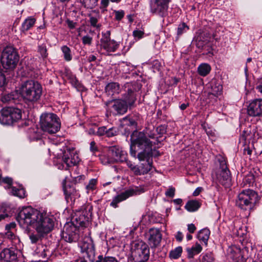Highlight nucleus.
Listing matches in <instances>:
<instances>
[{
  "label": "nucleus",
  "mask_w": 262,
  "mask_h": 262,
  "mask_svg": "<svg viewBox=\"0 0 262 262\" xmlns=\"http://www.w3.org/2000/svg\"><path fill=\"white\" fill-rule=\"evenodd\" d=\"M130 154L133 157L136 156V146L143 149L138 154V158L143 161L140 166L135 165L132 162L126 159V164L132 171L136 176L147 173L152 167V143L142 132L135 131L130 137Z\"/></svg>",
  "instance_id": "f257e3e1"
},
{
  "label": "nucleus",
  "mask_w": 262,
  "mask_h": 262,
  "mask_svg": "<svg viewBox=\"0 0 262 262\" xmlns=\"http://www.w3.org/2000/svg\"><path fill=\"white\" fill-rule=\"evenodd\" d=\"M125 93L122 95V98L114 100L112 106L116 115H123L127 111L128 108H131L136 101L135 91L141 88V85L135 83L134 84L126 83L124 85Z\"/></svg>",
  "instance_id": "f03ea898"
},
{
  "label": "nucleus",
  "mask_w": 262,
  "mask_h": 262,
  "mask_svg": "<svg viewBox=\"0 0 262 262\" xmlns=\"http://www.w3.org/2000/svg\"><path fill=\"white\" fill-rule=\"evenodd\" d=\"M42 92L41 85L34 80L27 81L21 86V96L26 102H37L40 99Z\"/></svg>",
  "instance_id": "7ed1b4c3"
},
{
  "label": "nucleus",
  "mask_w": 262,
  "mask_h": 262,
  "mask_svg": "<svg viewBox=\"0 0 262 262\" xmlns=\"http://www.w3.org/2000/svg\"><path fill=\"white\" fill-rule=\"evenodd\" d=\"M41 212L31 207H24L18 213L16 220L19 225L23 228L29 226L33 227Z\"/></svg>",
  "instance_id": "20e7f679"
},
{
  "label": "nucleus",
  "mask_w": 262,
  "mask_h": 262,
  "mask_svg": "<svg viewBox=\"0 0 262 262\" xmlns=\"http://www.w3.org/2000/svg\"><path fill=\"white\" fill-rule=\"evenodd\" d=\"M257 198L258 194L254 190H243L237 195L236 206L243 210H250L253 207Z\"/></svg>",
  "instance_id": "39448f33"
},
{
  "label": "nucleus",
  "mask_w": 262,
  "mask_h": 262,
  "mask_svg": "<svg viewBox=\"0 0 262 262\" xmlns=\"http://www.w3.org/2000/svg\"><path fill=\"white\" fill-rule=\"evenodd\" d=\"M127 153L117 146L110 147L106 155L100 157L101 163L104 165L114 163L115 162H123L127 158Z\"/></svg>",
  "instance_id": "423d86ee"
},
{
  "label": "nucleus",
  "mask_w": 262,
  "mask_h": 262,
  "mask_svg": "<svg viewBox=\"0 0 262 262\" xmlns=\"http://www.w3.org/2000/svg\"><path fill=\"white\" fill-rule=\"evenodd\" d=\"M41 129L50 134L57 133L60 127V122L57 116L53 113L42 114L40 118Z\"/></svg>",
  "instance_id": "0eeeda50"
},
{
  "label": "nucleus",
  "mask_w": 262,
  "mask_h": 262,
  "mask_svg": "<svg viewBox=\"0 0 262 262\" xmlns=\"http://www.w3.org/2000/svg\"><path fill=\"white\" fill-rule=\"evenodd\" d=\"M131 255L134 262H145L149 256L148 245L142 241L134 242L132 247Z\"/></svg>",
  "instance_id": "6e6552de"
},
{
  "label": "nucleus",
  "mask_w": 262,
  "mask_h": 262,
  "mask_svg": "<svg viewBox=\"0 0 262 262\" xmlns=\"http://www.w3.org/2000/svg\"><path fill=\"white\" fill-rule=\"evenodd\" d=\"M19 60V56L16 51L11 47L5 48L2 53L1 62L6 69H14Z\"/></svg>",
  "instance_id": "1a4fd4ad"
},
{
  "label": "nucleus",
  "mask_w": 262,
  "mask_h": 262,
  "mask_svg": "<svg viewBox=\"0 0 262 262\" xmlns=\"http://www.w3.org/2000/svg\"><path fill=\"white\" fill-rule=\"evenodd\" d=\"M21 118L20 110L13 107H6L0 111V123L4 125H12Z\"/></svg>",
  "instance_id": "9d476101"
},
{
  "label": "nucleus",
  "mask_w": 262,
  "mask_h": 262,
  "mask_svg": "<svg viewBox=\"0 0 262 262\" xmlns=\"http://www.w3.org/2000/svg\"><path fill=\"white\" fill-rule=\"evenodd\" d=\"M54 225V219L49 216L46 213L41 212V215L39 216L33 228L38 234L45 235L53 229Z\"/></svg>",
  "instance_id": "9b49d317"
},
{
  "label": "nucleus",
  "mask_w": 262,
  "mask_h": 262,
  "mask_svg": "<svg viewBox=\"0 0 262 262\" xmlns=\"http://www.w3.org/2000/svg\"><path fill=\"white\" fill-rule=\"evenodd\" d=\"M81 230L74 223H67L63 227L62 237L67 242H76L80 238L79 232Z\"/></svg>",
  "instance_id": "f8f14e48"
},
{
  "label": "nucleus",
  "mask_w": 262,
  "mask_h": 262,
  "mask_svg": "<svg viewBox=\"0 0 262 262\" xmlns=\"http://www.w3.org/2000/svg\"><path fill=\"white\" fill-rule=\"evenodd\" d=\"M216 179L225 187L228 188L231 185V178L229 169L225 161L221 162V169L219 170L216 174Z\"/></svg>",
  "instance_id": "ddd939ff"
},
{
  "label": "nucleus",
  "mask_w": 262,
  "mask_h": 262,
  "mask_svg": "<svg viewBox=\"0 0 262 262\" xmlns=\"http://www.w3.org/2000/svg\"><path fill=\"white\" fill-rule=\"evenodd\" d=\"M169 0H150V9L152 13L162 17L165 16Z\"/></svg>",
  "instance_id": "4468645a"
},
{
  "label": "nucleus",
  "mask_w": 262,
  "mask_h": 262,
  "mask_svg": "<svg viewBox=\"0 0 262 262\" xmlns=\"http://www.w3.org/2000/svg\"><path fill=\"white\" fill-rule=\"evenodd\" d=\"M62 160L68 167H71L78 163L79 158L74 148H67L63 153Z\"/></svg>",
  "instance_id": "2eb2a0df"
},
{
  "label": "nucleus",
  "mask_w": 262,
  "mask_h": 262,
  "mask_svg": "<svg viewBox=\"0 0 262 262\" xmlns=\"http://www.w3.org/2000/svg\"><path fill=\"white\" fill-rule=\"evenodd\" d=\"M147 238L148 245L151 248H154L160 245L162 234L159 229L151 228L147 233Z\"/></svg>",
  "instance_id": "dca6fc26"
},
{
  "label": "nucleus",
  "mask_w": 262,
  "mask_h": 262,
  "mask_svg": "<svg viewBox=\"0 0 262 262\" xmlns=\"http://www.w3.org/2000/svg\"><path fill=\"white\" fill-rule=\"evenodd\" d=\"M100 43L101 47L108 52H115L119 47V44L116 41L111 39L109 31L102 34Z\"/></svg>",
  "instance_id": "f3484780"
},
{
  "label": "nucleus",
  "mask_w": 262,
  "mask_h": 262,
  "mask_svg": "<svg viewBox=\"0 0 262 262\" xmlns=\"http://www.w3.org/2000/svg\"><path fill=\"white\" fill-rule=\"evenodd\" d=\"M81 251L85 253L88 257L93 256L95 253L94 245L93 240L89 236L85 235L79 244Z\"/></svg>",
  "instance_id": "a211bd4d"
},
{
  "label": "nucleus",
  "mask_w": 262,
  "mask_h": 262,
  "mask_svg": "<svg viewBox=\"0 0 262 262\" xmlns=\"http://www.w3.org/2000/svg\"><path fill=\"white\" fill-rule=\"evenodd\" d=\"M73 220V221L72 223H74V222H75V225H76L77 227H80L81 230L83 229V228L86 227L89 224V214L87 213L86 211H79Z\"/></svg>",
  "instance_id": "6ab92c4d"
},
{
  "label": "nucleus",
  "mask_w": 262,
  "mask_h": 262,
  "mask_svg": "<svg viewBox=\"0 0 262 262\" xmlns=\"http://www.w3.org/2000/svg\"><path fill=\"white\" fill-rule=\"evenodd\" d=\"M249 115L256 117L262 115V99H255L252 101L247 108Z\"/></svg>",
  "instance_id": "aec40b11"
},
{
  "label": "nucleus",
  "mask_w": 262,
  "mask_h": 262,
  "mask_svg": "<svg viewBox=\"0 0 262 262\" xmlns=\"http://www.w3.org/2000/svg\"><path fill=\"white\" fill-rule=\"evenodd\" d=\"M137 189H134L133 188L128 189L125 191L121 193L120 194L117 195L115 196L110 205L114 208L117 207V204L125 200L126 199L128 198L129 196H133L135 194H137Z\"/></svg>",
  "instance_id": "412c9836"
},
{
  "label": "nucleus",
  "mask_w": 262,
  "mask_h": 262,
  "mask_svg": "<svg viewBox=\"0 0 262 262\" xmlns=\"http://www.w3.org/2000/svg\"><path fill=\"white\" fill-rule=\"evenodd\" d=\"M16 252L14 248H5L0 253V258L6 262H14L17 258Z\"/></svg>",
  "instance_id": "4be33fe9"
},
{
  "label": "nucleus",
  "mask_w": 262,
  "mask_h": 262,
  "mask_svg": "<svg viewBox=\"0 0 262 262\" xmlns=\"http://www.w3.org/2000/svg\"><path fill=\"white\" fill-rule=\"evenodd\" d=\"M105 92L108 95L118 94L121 92L120 85L117 82L109 83L105 86Z\"/></svg>",
  "instance_id": "5701e85b"
},
{
  "label": "nucleus",
  "mask_w": 262,
  "mask_h": 262,
  "mask_svg": "<svg viewBox=\"0 0 262 262\" xmlns=\"http://www.w3.org/2000/svg\"><path fill=\"white\" fill-rule=\"evenodd\" d=\"M201 203L197 200H190L186 204L185 208L189 212H194L199 209Z\"/></svg>",
  "instance_id": "b1692460"
},
{
  "label": "nucleus",
  "mask_w": 262,
  "mask_h": 262,
  "mask_svg": "<svg viewBox=\"0 0 262 262\" xmlns=\"http://www.w3.org/2000/svg\"><path fill=\"white\" fill-rule=\"evenodd\" d=\"M63 190L65 195V198L67 202L69 201V199L72 200V196L76 193V191L75 188L72 187L70 186H66L63 182Z\"/></svg>",
  "instance_id": "393cba45"
},
{
  "label": "nucleus",
  "mask_w": 262,
  "mask_h": 262,
  "mask_svg": "<svg viewBox=\"0 0 262 262\" xmlns=\"http://www.w3.org/2000/svg\"><path fill=\"white\" fill-rule=\"evenodd\" d=\"M210 234V230L207 228H204L201 230L198 234V238L207 245L208 240L209 238Z\"/></svg>",
  "instance_id": "a878e982"
},
{
  "label": "nucleus",
  "mask_w": 262,
  "mask_h": 262,
  "mask_svg": "<svg viewBox=\"0 0 262 262\" xmlns=\"http://www.w3.org/2000/svg\"><path fill=\"white\" fill-rule=\"evenodd\" d=\"M253 136V134L250 130L248 129L244 130L239 137V141L246 144L247 142H250L251 141Z\"/></svg>",
  "instance_id": "bb28decb"
},
{
  "label": "nucleus",
  "mask_w": 262,
  "mask_h": 262,
  "mask_svg": "<svg viewBox=\"0 0 262 262\" xmlns=\"http://www.w3.org/2000/svg\"><path fill=\"white\" fill-rule=\"evenodd\" d=\"M35 23V19L32 17H28L23 22L21 27V31L25 32L31 28Z\"/></svg>",
  "instance_id": "cd10ccee"
},
{
  "label": "nucleus",
  "mask_w": 262,
  "mask_h": 262,
  "mask_svg": "<svg viewBox=\"0 0 262 262\" xmlns=\"http://www.w3.org/2000/svg\"><path fill=\"white\" fill-rule=\"evenodd\" d=\"M202 250V247L200 244L196 243L190 248H187L188 257L193 258L195 255L200 253Z\"/></svg>",
  "instance_id": "c85d7f7f"
},
{
  "label": "nucleus",
  "mask_w": 262,
  "mask_h": 262,
  "mask_svg": "<svg viewBox=\"0 0 262 262\" xmlns=\"http://www.w3.org/2000/svg\"><path fill=\"white\" fill-rule=\"evenodd\" d=\"M198 70L199 74L201 76H205L209 73L211 67L207 63H202L199 66Z\"/></svg>",
  "instance_id": "c756f323"
},
{
  "label": "nucleus",
  "mask_w": 262,
  "mask_h": 262,
  "mask_svg": "<svg viewBox=\"0 0 262 262\" xmlns=\"http://www.w3.org/2000/svg\"><path fill=\"white\" fill-rule=\"evenodd\" d=\"M182 251V247H177L170 251L169 257L171 259H178L181 256Z\"/></svg>",
  "instance_id": "7c9ffc66"
},
{
  "label": "nucleus",
  "mask_w": 262,
  "mask_h": 262,
  "mask_svg": "<svg viewBox=\"0 0 262 262\" xmlns=\"http://www.w3.org/2000/svg\"><path fill=\"white\" fill-rule=\"evenodd\" d=\"M61 50L63 55V58L66 61H70L72 59V54L69 47L67 46H63L61 47Z\"/></svg>",
  "instance_id": "2f4dec72"
},
{
  "label": "nucleus",
  "mask_w": 262,
  "mask_h": 262,
  "mask_svg": "<svg viewBox=\"0 0 262 262\" xmlns=\"http://www.w3.org/2000/svg\"><path fill=\"white\" fill-rule=\"evenodd\" d=\"M121 124L123 126H128L134 128H136L137 126V123L135 120L128 116L122 119Z\"/></svg>",
  "instance_id": "473e14b6"
},
{
  "label": "nucleus",
  "mask_w": 262,
  "mask_h": 262,
  "mask_svg": "<svg viewBox=\"0 0 262 262\" xmlns=\"http://www.w3.org/2000/svg\"><path fill=\"white\" fill-rule=\"evenodd\" d=\"M222 92V86L219 83L212 82L211 93L214 96L220 95Z\"/></svg>",
  "instance_id": "72a5a7b5"
},
{
  "label": "nucleus",
  "mask_w": 262,
  "mask_h": 262,
  "mask_svg": "<svg viewBox=\"0 0 262 262\" xmlns=\"http://www.w3.org/2000/svg\"><path fill=\"white\" fill-rule=\"evenodd\" d=\"M44 235H41L38 233H31L29 234V239L32 244H39L42 239V237Z\"/></svg>",
  "instance_id": "f704fd0d"
},
{
  "label": "nucleus",
  "mask_w": 262,
  "mask_h": 262,
  "mask_svg": "<svg viewBox=\"0 0 262 262\" xmlns=\"http://www.w3.org/2000/svg\"><path fill=\"white\" fill-rule=\"evenodd\" d=\"M99 0H79L84 7L90 9L94 8L97 4Z\"/></svg>",
  "instance_id": "c9c22d12"
},
{
  "label": "nucleus",
  "mask_w": 262,
  "mask_h": 262,
  "mask_svg": "<svg viewBox=\"0 0 262 262\" xmlns=\"http://www.w3.org/2000/svg\"><path fill=\"white\" fill-rule=\"evenodd\" d=\"M96 262H119L115 257L112 256H104L99 255Z\"/></svg>",
  "instance_id": "e433bc0d"
},
{
  "label": "nucleus",
  "mask_w": 262,
  "mask_h": 262,
  "mask_svg": "<svg viewBox=\"0 0 262 262\" xmlns=\"http://www.w3.org/2000/svg\"><path fill=\"white\" fill-rule=\"evenodd\" d=\"M12 193L20 198H24L25 196V191L23 189H17L15 187H12Z\"/></svg>",
  "instance_id": "4c0bfd02"
},
{
  "label": "nucleus",
  "mask_w": 262,
  "mask_h": 262,
  "mask_svg": "<svg viewBox=\"0 0 262 262\" xmlns=\"http://www.w3.org/2000/svg\"><path fill=\"white\" fill-rule=\"evenodd\" d=\"M38 52L42 58H45L48 56L47 47L45 44L38 46Z\"/></svg>",
  "instance_id": "58836bf2"
},
{
  "label": "nucleus",
  "mask_w": 262,
  "mask_h": 262,
  "mask_svg": "<svg viewBox=\"0 0 262 262\" xmlns=\"http://www.w3.org/2000/svg\"><path fill=\"white\" fill-rule=\"evenodd\" d=\"M189 29V27L184 23L179 25L177 29L178 35H181Z\"/></svg>",
  "instance_id": "ea45409f"
},
{
  "label": "nucleus",
  "mask_w": 262,
  "mask_h": 262,
  "mask_svg": "<svg viewBox=\"0 0 262 262\" xmlns=\"http://www.w3.org/2000/svg\"><path fill=\"white\" fill-rule=\"evenodd\" d=\"M2 101L4 103L10 102L15 99L13 93H10L4 95L2 97Z\"/></svg>",
  "instance_id": "a19ab883"
},
{
  "label": "nucleus",
  "mask_w": 262,
  "mask_h": 262,
  "mask_svg": "<svg viewBox=\"0 0 262 262\" xmlns=\"http://www.w3.org/2000/svg\"><path fill=\"white\" fill-rule=\"evenodd\" d=\"M118 133V129L117 127H113L107 129L106 136L107 137H112L116 136Z\"/></svg>",
  "instance_id": "79ce46f5"
},
{
  "label": "nucleus",
  "mask_w": 262,
  "mask_h": 262,
  "mask_svg": "<svg viewBox=\"0 0 262 262\" xmlns=\"http://www.w3.org/2000/svg\"><path fill=\"white\" fill-rule=\"evenodd\" d=\"M236 252L237 253V255H239L238 256L234 257H232V258L235 260L236 262H244L246 259V257H244L243 254L241 253V251L240 249H236Z\"/></svg>",
  "instance_id": "37998d69"
},
{
  "label": "nucleus",
  "mask_w": 262,
  "mask_h": 262,
  "mask_svg": "<svg viewBox=\"0 0 262 262\" xmlns=\"http://www.w3.org/2000/svg\"><path fill=\"white\" fill-rule=\"evenodd\" d=\"M214 257L212 253H207L203 255L202 262H213Z\"/></svg>",
  "instance_id": "c03bdc74"
},
{
  "label": "nucleus",
  "mask_w": 262,
  "mask_h": 262,
  "mask_svg": "<svg viewBox=\"0 0 262 262\" xmlns=\"http://www.w3.org/2000/svg\"><path fill=\"white\" fill-rule=\"evenodd\" d=\"M40 247L42 249V250L40 251H38L36 250V253L38 254L40 256H42L43 258L47 257L51 255V252L48 250L44 248L42 245H40Z\"/></svg>",
  "instance_id": "a18cd8bd"
},
{
  "label": "nucleus",
  "mask_w": 262,
  "mask_h": 262,
  "mask_svg": "<svg viewBox=\"0 0 262 262\" xmlns=\"http://www.w3.org/2000/svg\"><path fill=\"white\" fill-rule=\"evenodd\" d=\"M98 19L96 17L91 16L90 18V23L91 25L97 29H100L101 25L98 23Z\"/></svg>",
  "instance_id": "49530a36"
},
{
  "label": "nucleus",
  "mask_w": 262,
  "mask_h": 262,
  "mask_svg": "<svg viewBox=\"0 0 262 262\" xmlns=\"http://www.w3.org/2000/svg\"><path fill=\"white\" fill-rule=\"evenodd\" d=\"M96 183H97V180L96 179H91L89 181L88 185H87L86 186V188L88 190V191L94 190L96 188Z\"/></svg>",
  "instance_id": "de8ad7c7"
},
{
  "label": "nucleus",
  "mask_w": 262,
  "mask_h": 262,
  "mask_svg": "<svg viewBox=\"0 0 262 262\" xmlns=\"http://www.w3.org/2000/svg\"><path fill=\"white\" fill-rule=\"evenodd\" d=\"M195 45L197 48L202 49L203 48L205 45H206V42L202 40L201 37H198L195 40Z\"/></svg>",
  "instance_id": "09e8293b"
},
{
  "label": "nucleus",
  "mask_w": 262,
  "mask_h": 262,
  "mask_svg": "<svg viewBox=\"0 0 262 262\" xmlns=\"http://www.w3.org/2000/svg\"><path fill=\"white\" fill-rule=\"evenodd\" d=\"M107 128L105 126H101L97 129L96 134L98 136H101L106 134Z\"/></svg>",
  "instance_id": "8fccbe9b"
},
{
  "label": "nucleus",
  "mask_w": 262,
  "mask_h": 262,
  "mask_svg": "<svg viewBox=\"0 0 262 262\" xmlns=\"http://www.w3.org/2000/svg\"><path fill=\"white\" fill-rule=\"evenodd\" d=\"M175 193V188L172 187H169L165 192V195L170 198H173Z\"/></svg>",
  "instance_id": "3c124183"
},
{
  "label": "nucleus",
  "mask_w": 262,
  "mask_h": 262,
  "mask_svg": "<svg viewBox=\"0 0 262 262\" xmlns=\"http://www.w3.org/2000/svg\"><path fill=\"white\" fill-rule=\"evenodd\" d=\"M82 42L84 45H91L92 41V38L89 35L84 36L82 37Z\"/></svg>",
  "instance_id": "603ef678"
},
{
  "label": "nucleus",
  "mask_w": 262,
  "mask_h": 262,
  "mask_svg": "<svg viewBox=\"0 0 262 262\" xmlns=\"http://www.w3.org/2000/svg\"><path fill=\"white\" fill-rule=\"evenodd\" d=\"M124 15V12L123 11H115V18L117 20H121Z\"/></svg>",
  "instance_id": "864d4df0"
},
{
  "label": "nucleus",
  "mask_w": 262,
  "mask_h": 262,
  "mask_svg": "<svg viewBox=\"0 0 262 262\" xmlns=\"http://www.w3.org/2000/svg\"><path fill=\"white\" fill-rule=\"evenodd\" d=\"M144 32L141 30H135L133 32V35L135 37L140 39L142 37Z\"/></svg>",
  "instance_id": "5fc2aeb1"
},
{
  "label": "nucleus",
  "mask_w": 262,
  "mask_h": 262,
  "mask_svg": "<svg viewBox=\"0 0 262 262\" xmlns=\"http://www.w3.org/2000/svg\"><path fill=\"white\" fill-rule=\"evenodd\" d=\"M254 176L252 174H251V175H249V176L246 177L244 179V182L248 183L249 184V185H250V184L254 182Z\"/></svg>",
  "instance_id": "6e6d98bb"
},
{
  "label": "nucleus",
  "mask_w": 262,
  "mask_h": 262,
  "mask_svg": "<svg viewBox=\"0 0 262 262\" xmlns=\"http://www.w3.org/2000/svg\"><path fill=\"white\" fill-rule=\"evenodd\" d=\"M6 83L5 76L0 72V87H2Z\"/></svg>",
  "instance_id": "4d7b16f0"
},
{
  "label": "nucleus",
  "mask_w": 262,
  "mask_h": 262,
  "mask_svg": "<svg viewBox=\"0 0 262 262\" xmlns=\"http://www.w3.org/2000/svg\"><path fill=\"white\" fill-rule=\"evenodd\" d=\"M2 182L7 184L9 186H11L12 184V179L9 177H6L2 179Z\"/></svg>",
  "instance_id": "13d9d810"
},
{
  "label": "nucleus",
  "mask_w": 262,
  "mask_h": 262,
  "mask_svg": "<svg viewBox=\"0 0 262 262\" xmlns=\"http://www.w3.org/2000/svg\"><path fill=\"white\" fill-rule=\"evenodd\" d=\"M70 82L75 87H77L78 85V81L76 79V77L74 76H72L70 78Z\"/></svg>",
  "instance_id": "bf43d9fd"
},
{
  "label": "nucleus",
  "mask_w": 262,
  "mask_h": 262,
  "mask_svg": "<svg viewBox=\"0 0 262 262\" xmlns=\"http://www.w3.org/2000/svg\"><path fill=\"white\" fill-rule=\"evenodd\" d=\"M90 150L93 152H95L98 150L96 143L94 141H92L90 143Z\"/></svg>",
  "instance_id": "052dcab7"
},
{
  "label": "nucleus",
  "mask_w": 262,
  "mask_h": 262,
  "mask_svg": "<svg viewBox=\"0 0 262 262\" xmlns=\"http://www.w3.org/2000/svg\"><path fill=\"white\" fill-rule=\"evenodd\" d=\"M175 237L177 241L180 242L182 241L183 238V235L182 233L180 231H178L176 235H175Z\"/></svg>",
  "instance_id": "680f3d73"
},
{
  "label": "nucleus",
  "mask_w": 262,
  "mask_h": 262,
  "mask_svg": "<svg viewBox=\"0 0 262 262\" xmlns=\"http://www.w3.org/2000/svg\"><path fill=\"white\" fill-rule=\"evenodd\" d=\"M16 224L15 223H11L9 224H7L6 227V230L7 231L11 230V229H14Z\"/></svg>",
  "instance_id": "e2e57ef3"
},
{
  "label": "nucleus",
  "mask_w": 262,
  "mask_h": 262,
  "mask_svg": "<svg viewBox=\"0 0 262 262\" xmlns=\"http://www.w3.org/2000/svg\"><path fill=\"white\" fill-rule=\"evenodd\" d=\"M196 230V227L193 224L188 225V230L190 233H193Z\"/></svg>",
  "instance_id": "0e129e2a"
},
{
  "label": "nucleus",
  "mask_w": 262,
  "mask_h": 262,
  "mask_svg": "<svg viewBox=\"0 0 262 262\" xmlns=\"http://www.w3.org/2000/svg\"><path fill=\"white\" fill-rule=\"evenodd\" d=\"M203 188L202 187H198L193 192V196H198L200 192L202 191Z\"/></svg>",
  "instance_id": "69168bd1"
},
{
  "label": "nucleus",
  "mask_w": 262,
  "mask_h": 262,
  "mask_svg": "<svg viewBox=\"0 0 262 262\" xmlns=\"http://www.w3.org/2000/svg\"><path fill=\"white\" fill-rule=\"evenodd\" d=\"M68 27L71 29H73L75 27V23L73 21L68 20L67 21Z\"/></svg>",
  "instance_id": "338daca9"
},
{
  "label": "nucleus",
  "mask_w": 262,
  "mask_h": 262,
  "mask_svg": "<svg viewBox=\"0 0 262 262\" xmlns=\"http://www.w3.org/2000/svg\"><path fill=\"white\" fill-rule=\"evenodd\" d=\"M109 4V0H101V5L103 8H106L108 6Z\"/></svg>",
  "instance_id": "774afa93"
}]
</instances>
